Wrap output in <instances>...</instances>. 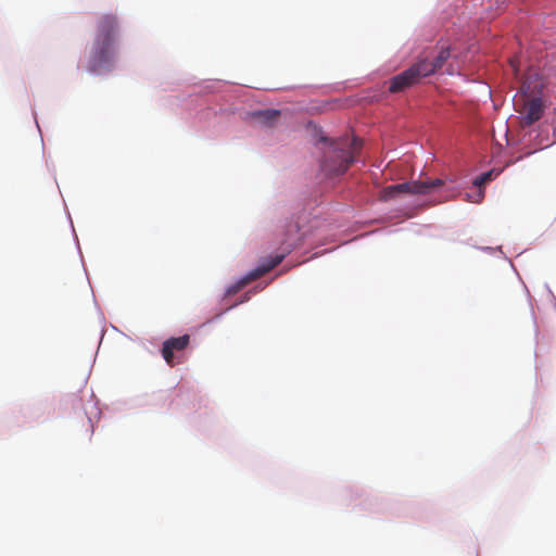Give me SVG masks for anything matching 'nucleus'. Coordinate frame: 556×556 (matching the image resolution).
Segmentation results:
<instances>
[{
  "label": "nucleus",
  "instance_id": "nucleus-1",
  "mask_svg": "<svg viewBox=\"0 0 556 556\" xmlns=\"http://www.w3.org/2000/svg\"><path fill=\"white\" fill-rule=\"evenodd\" d=\"M118 31V21L115 15L104 14L98 18L93 46L88 62V70L91 73H99L113 65Z\"/></svg>",
  "mask_w": 556,
  "mask_h": 556
},
{
  "label": "nucleus",
  "instance_id": "nucleus-4",
  "mask_svg": "<svg viewBox=\"0 0 556 556\" xmlns=\"http://www.w3.org/2000/svg\"><path fill=\"white\" fill-rule=\"evenodd\" d=\"M431 68H425L422 65L415 63L403 73L390 79L389 91L396 93L406 90L407 88L416 85L422 77L431 75Z\"/></svg>",
  "mask_w": 556,
  "mask_h": 556
},
{
  "label": "nucleus",
  "instance_id": "nucleus-7",
  "mask_svg": "<svg viewBox=\"0 0 556 556\" xmlns=\"http://www.w3.org/2000/svg\"><path fill=\"white\" fill-rule=\"evenodd\" d=\"M302 237L300 233V226L296 223H289L286 225L283 232L281 233L280 239V249L282 252L280 254H283V257L292 251L293 248H295Z\"/></svg>",
  "mask_w": 556,
  "mask_h": 556
},
{
  "label": "nucleus",
  "instance_id": "nucleus-11",
  "mask_svg": "<svg viewBox=\"0 0 556 556\" xmlns=\"http://www.w3.org/2000/svg\"><path fill=\"white\" fill-rule=\"evenodd\" d=\"M496 175L497 174H495V172L493 169L489 170L486 173H483L480 176L475 178L473 185L478 188H481L484 184L491 181L493 179V177ZM482 198H483V191L481 189H479L477 192V197L472 202L478 203L482 200Z\"/></svg>",
  "mask_w": 556,
  "mask_h": 556
},
{
  "label": "nucleus",
  "instance_id": "nucleus-6",
  "mask_svg": "<svg viewBox=\"0 0 556 556\" xmlns=\"http://www.w3.org/2000/svg\"><path fill=\"white\" fill-rule=\"evenodd\" d=\"M190 343V336L184 334L177 338H169L164 341L162 346V356L169 366H175L179 361L175 357V352L184 351Z\"/></svg>",
  "mask_w": 556,
  "mask_h": 556
},
{
  "label": "nucleus",
  "instance_id": "nucleus-12",
  "mask_svg": "<svg viewBox=\"0 0 556 556\" xmlns=\"http://www.w3.org/2000/svg\"><path fill=\"white\" fill-rule=\"evenodd\" d=\"M510 66L513 67L514 72L517 73L518 70H517V64H516V60L515 59L510 60Z\"/></svg>",
  "mask_w": 556,
  "mask_h": 556
},
{
  "label": "nucleus",
  "instance_id": "nucleus-2",
  "mask_svg": "<svg viewBox=\"0 0 556 556\" xmlns=\"http://www.w3.org/2000/svg\"><path fill=\"white\" fill-rule=\"evenodd\" d=\"M361 148L362 141L357 138L345 137L332 142L324 152L323 172L327 176L344 174L355 161Z\"/></svg>",
  "mask_w": 556,
  "mask_h": 556
},
{
  "label": "nucleus",
  "instance_id": "nucleus-8",
  "mask_svg": "<svg viewBox=\"0 0 556 556\" xmlns=\"http://www.w3.org/2000/svg\"><path fill=\"white\" fill-rule=\"evenodd\" d=\"M543 114V103L540 98H533L527 102L525 106V114L522 117V125L530 126L538 122Z\"/></svg>",
  "mask_w": 556,
  "mask_h": 556
},
{
  "label": "nucleus",
  "instance_id": "nucleus-5",
  "mask_svg": "<svg viewBox=\"0 0 556 556\" xmlns=\"http://www.w3.org/2000/svg\"><path fill=\"white\" fill-rule=\"evenodd\" d=\"M283 260V254H276L275 256H269L265 261H263L255 269L247 274L244 277H242L240 280H238L236 283L231 285L227 289L228 295H233L238 293L240 290H242L248 283L261 278L265 274H267L269 270H271L274 267L279 265Z\"/></svg>",
  "mask_w": 556,
  "mask_h": 556
},
{
  "label": "nucleus",
  "instance_id": "nucleus-9",
  "mask_svg": "<svg viewBox=\"0 0 556 556\" xmlns=\"http://www.w3.org/2000/svg\"><path fill=\"white\" fill-rule=\"evenodd\" d=\"M450 58V49L443 48L439 52V54L434 58L433 61L428 60H421L418 63V65H422V67L431 68V74L435 73L439 68L443 66V64L446 62V60Z\"/></svg>",
  "mask_w": 556,
  "mask_h": 556
},
{
  "label": "nucleus",
  "instance_id": "nucleus-3",
  "mask_svg": "<svg viewBox=\"0 0 556 556\" xmlns=\"http://www.w3.org/2000/svg\"><path fill=\"white\" fill-rule=\"evenodd\" d=\"M442 179H433L430 181H407L397 185H392L383 188L380 191L379 199L382 201H389L397 198L400 194H428L433 189L443 186Z\"/></svg>",
  "mask_w": 556,
  "mask_h": 556
},
{
  "label": "nucleus",
  "instance_id": "nucleus-10",
  "mask_svg": "<svg viewBox=\"0 0 556 556\" xmlns=\"http://www.w3.org/2000/svg\"><path fill=\"white\" fill-rule=\"evenodd\" d=\"M256 121L265 126H274L280 117L278 110H263L254 114Z\"/></svg>",
  "mask_w": 556,
  "mask_h": 556
}]
</instances>
